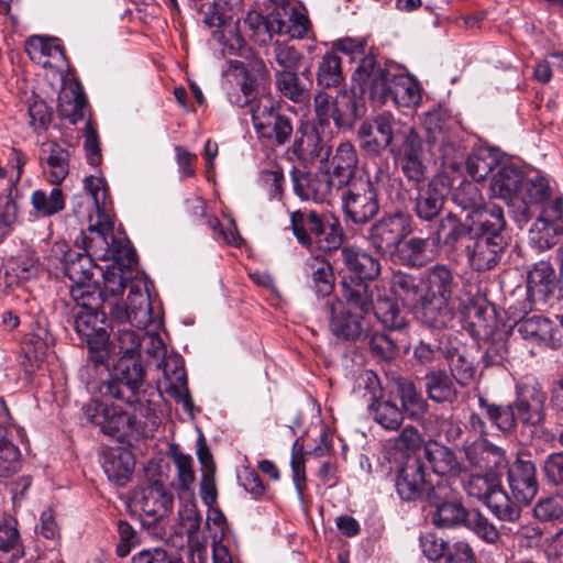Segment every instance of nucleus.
Returning <instances> with one entry per match:
<instances>
[{"mask_svg":"<svg viewBox=\"0 0 563 563\" xmlns=\"http://www.w3.org/2000/svg\"><path fill=\"white\" fill-rule=\"evenodd\" d=\"M369 415L374 421L386 430H397L404 421L401 408L391 399L378 398L368 404Z\"/></svg>","mask_w":563,"mask_h":563,"instance_id":"nucleus-52","label":"nucleus"},{"mask_svg":"<svg viewBox=\"0 0 563 563\" xmlns=\"http://www.w3.org/2000/svg\"><path fill=\"white\" fill-rule=\"evenodd\" d=\"M463 489L467 496L483 501L500 521L516 523L521 518L522 509L511 500L494 474L471 475L463 482Z\"/></svg>","mask_w":563,"mask_h":563,"instance_id":"nucleus-7","label":"nucleus"},{"mask_svg":"<svg viewBox=\"0 0 563 563\" xmlns=\"http://www.w3.org/2000/svg\"><path fill=\"white\" fill-rule=\"evenodd\" d=\"M507 482L511 492V500L520 508L528 506L539 492L536 464L528 452L520 451L508 467Z\"/></svg>","mask_w":563,"mask_h":563,"instance_id":"nucleus-13","label":"nucleus"},{"mask_svg":"<svg viewBox=\"0 0 563 563\" xmlns=\"http://www.w3.org/2000/svg\"><path fill=\"white\" fill-rule=\"evenodd\" d=\"M275 84L280 95L295 103L310 99L309 85L301 81L297 70H276Z\"/></svg>","mask_w":563,"mask_h":563,"instance_id":"nucleus-47","label":"nucleus"},{"mask_svg":"<svg viewBox=\"0 0 563 563\" xmlns=\"http://www.w3.org/2000/svg\"><path fill=\"white\" fill-rule=\"evenodd\" d=\"M397 394L401 400L400 408L409 418L419 419L426 413L428 402L412 382L407 379L398 380Z\"/></svg>","mask_w":563,"mask_h":563,"instance_id":"nucleus-54","label":"nucleus"},{"mask_svg":"<svg viewBox=\"0 0 563 563\" xmlns=\"http://www.w3.org/2000/svg\"><path fill=\"white\" fill-rule=\"evenodd\" d=\"M132 504L153 523L172 512L174 495L163 483L153 481L134 492Z\"/></svg>","mask_w":563,"mask_h":563,"instance_id":"nucleus-17","label":"nucleus"},{"mask_svg":"<svg viewBox=\"0 0 563 563\" xmlns=\"http://www.w3.org/2000/svg\"><path fill=\"white\" fill-rule=\"evenodd\" d=\"M527 176L515 164H500L492 177L490 190L495 197L512 202L520 196Z\"/></svg>","mask_w":563,"mask_h":563,"instance_id":"nucleus-29","label":"nucleus"},{"mask_svg":"<svg viewBox=\"0 0 563 563\" xmlns=\"http://www.w3.org/2000/svg\"><path fill=\"white\" fill-rule=\"evenodd\" d=\"M341 260L346 271L355 279L374 280L380 273L379 260L356 245H344L340 250Z\"/></svg>","mask_w":563,"mask_h":563,"instance_id":"nucleus-28","label":"nucleus"},{"mask_svg":"<svg viewBox=\"0 0 563 563\" xmlns=\"http://www.w3.org/2000/svg\"><path fill=\"white\" fill-rule=\"evenodd\" d=\"M416 317L428 329L442 331L451 327L455 309L451 301L421 295Z\"/></svg>","mask_w":563,"mask_h":563,"instance_id":"nucleus-24","label":"nucleus"},{"mask_svg":"<svg viewBox=\"0 0 563 563\" xmlns=\"http://www.w3.org/2000/svg\"><path fill=\"white\" fill-rule=\"evenodd\" d=\"M88 101L79 82L69 85L58 96L57 111L62 119L71 124L84 120Z\"/></svg>","mask_w":563,"mask_h":563,"instance_id":"nucleus-40","label":"nucleus"},{"mask_svg":"<svg viewBox=\"0 0 563 563\" xmlns=\"http://www.w3.org/2000/svg\"><path fill=\"white\" fill-rule=\"evenodd\" d=\"M455 125L449 109L437 106L427 111L423 115V126L427 132L428 143L434 144L438 141L452 136L451 130Z\"/></svg>","mask_w":563,"mask_h":563,"instance_id":"nucleus-46","label":"nucleus"},{"mask_svg":"<svg viewBox=\"0 0 563 563\" xmlns=\"http://www.w3.org/2000/svg\"><path fill=\"white\" fill-rule=\"evenodd\" d=\"M345 187L341 196L345 218L354 224L369 223L380 210L375 185L369 177H360Z\"/></svg>","mask_w":563,"mask_h":563,"instance_id":"nucleus-12","label":"nucleus"},{"mask_svg":"<svg viewBox=\"0 0 563 563\" xmlns=\"http://www.w3.org/2000/svg\"><path fill=\"white\" fill-rule=\"evenodd\" d=\"M341 288L342 299L340 301L345 307L365 316L373 311L374 292L368 280L344 277Z\"/></svg>","mask_w":563,"mask_h":563,"instance_id":"nucleus-35","label":"nucleus"},{"mask_svg":"<svg viewBox=\"0 0 563 563\" xmlns=\"http://www.w3.org/2000/svg\"><path fill=\"white\" fill-rule=\"evenodd\" d=\"M102 306L93 307L76 302V309L73 311L75 331L86 344L88 358L95 367H107L110 355L109 323L106 312L100 310Z\"/></svg>","mask_w":563,"mask_h":563,"instance_id":"nucleus-5","label":"nucleus"},{"mask_svg":"<svg viewBox=\"0 0 563 563\" xmlns=\"http://www.w3.org/2000/svg\"><path fill=\"white\" fill-rule=\"evenodd\" d=\"M30 201L38 218H51L66 207V197L58 187H54L49 191L36 189L32 192Z\"/></svg>","mask_w":563,"mask_h":563,"instance_id":"nucleus-50","label":"nucleus"},{"mask_svg":"<svg viewBox=\"0 0 563 563\" xmlns=\"http://www.w3.org/2000/svg\"><path fill=\"white\" fill-rule=\"evenodd\" d=\"M466 235L472 239L471 222H466V218L462 220L453 212L442 218L435 230L437 242L450 251L455 250Z\"/></svg>","mask_w":563,"mask_h":563,"instance_id":"nucleus-42","label":"nucleus"},{"mask_svg":"<svg viewBox=\"0 0 563 563\" xmlns=\"http://www.w3.org/2000/svg\"><path fill=\"white\" fill-rule=\"evenodd\" d=\"M395 489L399 498L407 503H428L429 499L444 498L449 492L446 479H434L424 461L410 455L396 470Z\"/></svg>","mask_w":563,"mask_h":563,"instance_id":"nucleus-4","label":"nucleus"},{"mask_svg":"<svg viewBox=\"0 0 563 563\" xmlns=\"http://www.w3.org/2000/svg\"><path fill=\"white\" fill-rule=\"evenodd\" d=\"M25 52L32 60L41 63L43 66L49 65V60H43V58L65 59V52L58 38L33 35L25 42Z\"/></svg>","mask_w":563,"mask_h":563,"instance_id":"nucleus-53","label":"nucleus"},{"mask_svg":"<svg viewBox=\"0 0 563 563\" xmlns=\"http://www.w3.org/2000/svg\"><path fill=\"white\" fill-rule=\"evenodd\" d=\"M413 232L412 217L405 211L385 212L368 229V243L379 255L394 254Z\"/></svg>","mask_w":563,"mask_h":563,"instance_id":"nucleus-10","label":"nucleus"},{"mask_svg":"<svg viewBox=\"0 0 563 563\" xmlns=\"http://www.w3.org/2000/svg\"><path fill=\"white\" fill-rule=\"evenodd\" d=\"M428 398L437 404H452L457 399L453 376L444 369H432L423 378Z\"/></svg>","mask_w":563,"mask_h":563,"instance_id":"nucleus-41","label":"nucleus"},{"mask_svg":"<svg viewBox=\"0 0 563 563\" xmlns=\"http://www.w3.org/2000/svg\"><path fill=\"white\" fill-rule=\"evenodd\" d=\"M343 240L344 231L340 220L331 213H324L321 228L313 234V245L330 253L341 250Z\"/></svg>","mask_w":563,"mask_h":563,"instance_id":"nucleus-48","label":"nucleus"},{"mask_svg":"<svg viewBox=\"0 0 563 563\" xmlns=\"http://www.w3.org/2000/svg\"><path fill=\"white\" fill-rule=\"evenodd\" d=\"M459 287L454 272L444 264H435L426 271V288L422 295L452 301Z\"/></svg>","mask_w":563,"mask_h":563,"instance_id":"nucleus-33","label":"nucleus"},{"mask_svg":"<svg viewBox=\"0 0 563 563\" xmlns=\"http://www.w3.org/2000/svg\"><path fill=\"white\" fill-rule=\"evenodd\" d=\"M24 555V547L15 518L0 519V563H15Z\"/></svg>","mask_w":563,"mask_h":563,"instance_id":"nucleus-38","label":"nucleus"},{"mask_svg":"<svg viewBox=\"0 0 563 563\" xmlns=\"http://www.w3.org/2000/svg\"><path fill=\"white\" fill-rule=\"evenodd\" d=\"M143 292L139 286L131 285L129 291L131 327L145 329L153 322V307L148 289Z\"/></svg>","mask_w":563,"mask_h":563,"instance_id":"nucleus-51","label":"nucleus"},{"mask_svg":"<svg viewBox=\"0 0 563 563\" xmlns=\"http://www.w3.org/2000/svg\"><path fill=\"white\" fill-rule=\"evenodd\" d=\"M415 126L402 122L391 112L385 111L364 121L357 130L360 148L368 157H378L385 150L391 153V147L399 145L404 140L401 134L410 133Z\"/></svg>","mask_w":563,"mask_h":563,"instance_id":"nucleus-6","label":"nucleus"},{"mask_svg":"<svg viewBox=\"0 0 563 563\" xmlns=\"http://www.w3.org/2000/svg\"><path fill=\"white\" fill-rule=\"evenodd\" d=\"M329 328L340 340L355 342L368 330L365 314L345 307L339 299L329 303Z\"/></svg>","mask_w":563,"mask_h":563,"instance_id":"nucleus-19","label":"nucleus"},{"mask_svg":"<svg viewBox=\"0 0 563 563\" xmlns=\"http://www.w3.org/2000/svg\"><path fill=\"white\" fill-rule=\"evenodd\" d=\"M438 143L442 166L452 172H460L467 158L466 148L453 136L442 139Z\"/></svg>","mask_w":563,"mask_h":563,"instance_id":"nucleus-60","label":"nucleus"},{"mask_svg":"<svg viewBox=\"0 0 563 563\" xmlns=\"http://www.w3.org/2000/svg\"><path fill=\"white\" fill-rule=\"evenodd\" d=\"M324 213L309 209L297 210L291 213L292 233L300 245L307 249L313 246V234L321 228Z\"/></svg>","mask_w":563,"mask_h":563,"instance_id":"nucleus-45","label":"nucleus"},{"mask_svg":"<svg viewBox=\"0 0 563 563\" xmlns=\"http://www.w3.org/2000/svg\"><path fill=\"white\" fill-rule=\"evenodd\" d=\"M399 133H401V131ZM402 136L404 140L399 145L391 147L390 154L400 165V169L407 180L418 186L427 178L422 139L415 128L410 133H402Z\"/></svg>","mask_w":563,"mask_h":563,"instance_id":"nucleus-15","label":"nucleus"},{"mask_svg":"<svg viewBox=\"0 0 563 563\" xmlns=\"http://www.w3.org/2000/svg\"><path fill=\"white\" fill-rule=\"evenodd\" d=\"M373 311L377 320L388 330L401 331L408 324L404 311L394 298L380 297Z\"/></svg>","mask_w":563,"mask_h":563,"instance_id":"nucleus-55","label":"nucleus"},{"mask_svg":"<svg viewBox=\"0 0 563 563\" xmlns=\"http://www.w3.org/2000/svg\"><path fill=\"white\" fill-rule=\"evenodd\" d=\"M507 245V240L472 235L465 246L470 267L477 273L494 269L501 261Z\"/></svg>","mask_w":563,"mask_h":563,"instance_id":"nucleus-20","label":"nucleus"},{"mask_svg":"<svg viewBox=\"0 0 563 563\" xmlns=\"http://www.w3.org/2000/svg\"><path fill=\"white\" fill-rule=\"evenodd\" d=\"M444 202L445 195L437 181L431 180L426 187L418 188L412 210L421 221L431 222L440 216Z\"/></svg>","mask_w":563,"mask_h":563,"instance_id":"nucleus-36","label":"nucleus"},{"mask_svg":"<svg viewBox=\"0 0 563 563\" xmlns=\"http://www.w3.org/2000/svg\"><path fill=\"white\" fill-rule=\"evenodd\" d=\"M562 292V284L556 280L555 272L549 262L541 261L534 264L528 273L527 290L532 301H547L553 296L555 289Z\"/></svg>","mask_w":563,"mask_h":563,"instance_id":"nucleus-30","label":"nucleus"},{"mask_svg":"<svg viewBox=\"0 0 563 563\" xmlns=\"http://www.w3.org/2000/svg\"><path fill=\"white\" fill-rule=\"evenodd\" d=\"M463 449L467 462L485 473L495 475L497 471L507 465L505 451L490 443L486 438H475L471 442L466 439Z\"/></svg>","mask_w":563,"mask_h":563,"instance_id":"nucleus-22","label":"nucleus"},{"mask_svg":"<svg viewBox=\"0 0 563 563\" xmlns=\"http://www.w3.org/2000/svg\"><path fill=\"white\" fill-rule=\"evenodd\" d=\"M534 517L542 522H555L563 519V496L550 495L540 498L533 508Z\"/></svg>","mask_w":563,"mask_h":563,"instance_id":"nucleus-64","label":"nucleus"},{"mask_svg":"<svg viewBox=\"0 0 563 563\" xmlns=\"http://www.w3.org/2000/svg\"><path fill=\"white\" fill-rule=\"evenodd\" d=\"M485 343L481 362L484 367L500 366L508 357V340L505 331H500L483 340Z\"/></svg>","mask_w":563,"mask_h":563,"instance_id":"nucleus-59","label":"nucleus"},{"mask_svg":"<svg viewBox=\"0 0 563 563\" xmlns=\"http://www.w3.org/2000/svg\"><path fill=\"white\" fill-rule=\"evenodd\" d=\"M243 24L249 32V36L260 43H266L274 34L272 31L274 25L271 21V12H268L267 15H264L260 11H250L244 19Z\"/></svg>","mask_w":563,"mask_h":563,"instance_id":"nucleus-61","label":"nucleus"},{"mask_svg":"<svg viewBox=\"0 0 563 563\" xmlns=\"http://www.w3.org/2000/svg\"><path fill=\"white\" fill-rule=\"evenodd\" d=\"M547 393L541 384L527 377L516 385L515 400L507 405H496L479 397L478 405L489 421L503 433L510 434L518 426L537 428L547 418Z\"/></svg>","mask_w":563,"mask_h":563,"instance_id":"nucleus-1","label":"nucleus"},{"mask_svg":"<svg viewBox=\"0 0 563 563\" xmlns=\"http://www.w3.org/2000/svg\"><path fill=\"white\" fill-rule=\"evenodd\" d=\"M144 383L145 367L140 355H122L114 365L110 378L100 386V393L104 397L121 400L130 408H134L140 417L154 422L157 416L151 401L145 399Z\"/></svg>","mask_w":563,"mask_h":563,"instance_id":"nucleus-3","label":"nucleus"},{"mask_svg":"<svg viewBox=\"0 0 563 563\" xmlns=\"http://www.w3.org/2000/svg\"><path fill=\"white\" fill-rule=\"evenodd\" d=\"M135 460L130 450L111 449L104 453L102 468L111 482L124 485L132 475Z\"/></svg>","mask_w":563,"mask_h":563,"instance_id":"nucleus-39","label":"nucleus"},{"mask_svg":"<svg viewBox=\"0 0 563 563\" xmlns=\"http://www.w3.org/2000/svg\"><path fill=\"white\" fill-rule=\"evenodd\" d=\"M519 197L520 201L514 219L520 227L530 220L532 206L540 207L542 210L558 198H552L548 178L539 173L527 175Z\"/></svg>","mask_w":563,"mask_h":563,"instance_id":"nucleus-18","label":"nucleus"},{"mask_svg":"<svg viewBox=\"0 0 563 563\" xmlns=\"http://www.w3.org/2000/svg\"><path fill=\"white\" fill-rule=\"evenodd\" d=\"M361 95L360 87L353 80L351 91H340L333 99L332 120L338 129L350 130L357 118V103L355 97Z\"/></svg>","mask_w":563,"mask_h":563,"instance_id":"nucleus-44","label":"nucleus"},{"mask_svg":"<svg viewBox=\"0 0 563 563\" xmlns=\"http://www.w3.org/2000/svg\"><path fill=\"white\" fill-rule=\"evenodd\" d=\"M466 222H471L472 235L506 240L504 231L507 222L504 210L495 203H486L475 210L473 216H466Z\"/></svg>","mask_w":563,"mask_h":563,"instance_id":"nucleus-25","label":"nucleus"},{"mask_svg":"<svg viewBox=\"0 0 563 563\" xmlns=\"http://www.w3.org/2000/svg\"><path fill=\"white\" fill-rule=\"evenodd\" d=\"M41 273V264L37 258L32 255H21L12 258L7 266L5 276L10 285H16L35 278Z\"/></svg>","mask_w":563,"mask_h":563,"instance_id":"nucleus-58","label":"nucleus"},{"mask_svg":"<svg viewBox=\"0 0 563 563\" xmlns=\"http://www.w3.org/2000/svg\"><path fill=\"white\" fill-rule=\"evenodd\" d=\"M423 457L430 464L433 474L441 478L457 477L465 471V466L457 460L455 453L438 442L424 445Z\"/></svg>","mask_w":563,"mask_h":563,"instance_id":"nucleus-34","label":"nucleus"},{"mask_svg":"<svg viewBox=\"0 0 563 563\" xmlns=\"http://www.w3.org/2000/svg\"><path fill=\"white\" fill-rule=\"evenodd\" d=\"M444 357L449 364L450 374L461 386L470 385L476 377L475 356L464 345H453L446 340Z\"/></svg>","mask_w":563,"mask_h":563,"instance_id":"nucleus-32","label":"nucleus"},{"mask_svg":"<svg viewBox=\"0 0 563 563\" xmlns=\"http://www.w3.org/2000/svg\"><path fill=\"white\" fill-rule=\"evenodd\" d=\"M500 165L498 152L489 147L473 151L465 161L468 175L475 181H482Z\"/></svg>","mask_w":563,"mask_h":563,"instance_id":"nucleus-49","label":"nucleus"},{"mask_svg":"<svg viewBox=\"0 0 563 563\" xmlns=\"http://www.w3.org/2000/svg\"><path fill=\"white\" fill-rule=\"evenodd\" d=\"M316 77L317 84L321 88L339 87L344 80L341 58L335 53H325L318 64Z\"/></svg>","mask_w":563,"mask_h":563,"instance_id":"nucleus-56","label":"nucleus"},{"mask_svg":"<svg viewBox=\"0 0 563 563\" xmlns=\"http://www.w3.org/2000/svg\"><path fill=\"white\" fill-rule=\"evenodd\" d=\"M563 234V198L545 206L529 230V244L545 251L553 247Z\"/></svg>","mask_w":563,"mask_h":563,"instance_id":"nucleus-14","label":"nucleus"},{"mask_svg":"<svg viewBox=\"0 0 563 563\" xmlns=\"http://www.w3.org/2000/svg\"><path fill=\"white\" fill-rule=\"evenodd\" d=\"M516 327L522 339L541 345L549 331V319L539 314L526 316L517 322Z\"/></svg>","mask_w":563,"mask_h":563,"instance_id":"nucleus-62","label":"nucleus"},{"mask_svg":"<svg viewBox=\"0 0 563 563\" xmlns=\"http://www.w3.org/2000/svg\"><path fill=\"white\" fill-rule=\"evenodd\" d=\"M252 122L260 140L274 146L289 142L294 133L291 119L282 113L278 103L272 100L258 101L251 109Z\"/></svg>","mask_w":563,"mask_h":563,"instance_id":"nucleus-11","label":"nucleus"},{"mask_svg":"<svg viewBox=\"0 0 563 563\" xmlns=\"http://www.w3.org/2000/svg\"><path fill=\"white\" fill-rule=\"evenodd\" d=\"M352 80L360 87L361 95H367L374 107H380L388 100L398 107H416L422 99L417 80L382 67L374 56H367L361 62Z\"/></svg>","mask_w":563,"mask_h":563,"instance_id":"nucleus-2","label":"nucleus"},{"mask_svg":"<svg viewBox=\"0 0 563 563\" xmlns=\"http://www.w3.org/2000/svg\"><path fill=\"white\" fill-rule=\"evenodd\" d=\"M93 268L92 257L86 251L84 253L68 251L65 254L63 271L73 282L69 294L75 302L93 307L106 302L104 290L91 279Z\"/></svg>","mask_w":563,"mask_h":563,"instance_id":"nucleus-9","label":"nucleus"},{"mask_svg":"<svg viewBox=\"0 0 563 563\" xmlns=\"http://www.w3.org/2000/svg\"><path fill=\"white\" fill-rule=\"evenodd\" d=\"M327 163L328 167L324 170L329 173L338 188L343 189L358 179L355 176L358 156L352 143L341 142Z\"/></svg>","mask_w":563,"mask_h":563,"instance_id":"nucleus-23","label":"nucleus"},{"mask_svg":"<svg viewBox=\"0 0 563 563\" xmlns=\"http://www.w3.org/2000/svg\"><path fill=\"white\" fill-rule=\"evenodd\" d=\"M453 203L460 208L465 216H473L475 210L481 209L486 203L482 191L476 184L464 180L452 192Z\"/></svg>","mask_w":563,"mask_h":563,"instance_id":"nucleus-57","label":"nucleus"},{"mask_svg":"<svg viewBox=\"0 0 563 563\" xmlns=\"http://www.w3.org/2000/svg\"><path fill=\"white\" fill-rule=\"evenodd\" d=\"M465 527L486 543L495 544L500 539L499 530L478 509L471 510Z\"/></svg>","mask_w":563,"mask_h":563,"instance_id":"nucleus-63","label":"nucleus"},{"mask_svg":"<svg viewBox=\"0 0 563 563\" xmlns=\"http://www.w3.org/2000/svg\"><path fill=\"white\" fill-rule=\"evenodd\" d=\"M274 34L288 35L291 38H303L309 30L310 21L306 9L301 5L292 10L271 12Z\"/></svg>","mask_w":563,"mask_h":563,"instance_id":"nucleus-37","label":"nucleus"},{"mask_svg":"<svg viewBox=\"0 0 563 563\" xmlns=\"http://www.w3.org/2000/svg\"><path fill=\"white\" fill-rule=\"evenodd\" d=\"M290 152L303 164H324L329 161L332 146L321 137L312 123L306 121L297 128Z\"/></svg>","mask_w":563,"mask_h":563,"instance_id":"nucleus-16","label":"nucleus"},{"mask_svg":"<svg viewBox=\"0 0 563 563\" xmlns=\"http://www.w3.org/2000/svg\"><path fill=\"white\" fill-rule=\"evenodd\" d=\"M40 164L48 172V181L62 184L69 173L70 152L55 141L43 142L40 147Z\"/></svg>","mask_w":563,"mask_h":563,"instance_id":"nucleus-31","label":"nucleus"},{"mask_svg":"<svg viewBox=\"0 0 563 563\" xmlns=\"http://www.w3.org/2000/svg\"><path fill=\"white\" fill-rule=\"evenodd\" d=\"M84 189L89 199L92 200L97 213L98 221L88 227L90 236L82 234L85 243V251L89 255H95L100 258L101 253H108L111 245V238L113 235V222L107 214V196L109 195L108 188L104 186V180L95 176H87L84 179Z\"/></svg>","mask_w":563,"mask_h":563,"instance_id":"nucleus-8","label":"nucleus"},{"mask_svg":"<svg viewBox=\"0 0 563 563\" xmlns=\"http://www.w3.org/2000/svg\"><path fill=\"white\" fill-rule=\"evenodd\" d=\"M308 286L319 297H328L334 289L335 276L331 264L321 257L306 262Z\"/></svg>","mask_w":563,"mask_h":563,"instance_id":"nucleus-43","label":"nucleus"},{"mask_svg":"<svg viewBox=\"0 0 563 563\" xmlns=\"http://www.w3.org/2000/svg\"><path fill=\"white\" fill-rule=\"evenodd\" d=\"M137 415L134 409L131 413L118 405H110L101 431L121 442L129 437H139L144 433L145 424Z\"/></svg>","mask_w":563,"mask_h":563,"instance_id":"nucleus-26","label":"nucleus"},{"mask_svg":"<svg viewBox=\"0 0 563 563\" xmlns=\"http://www.w3.org/2000/svg\"><path fill=\"white\" fill-rule=\"evenodd\" d=\"M444 498L429 499L428 503L435 508L432 512V522L438 528H456L464 526L470 512L464 505L454 496V490L446 481Z\"/></svg>","mask_w":563,"mask_h":563,"instance_id":"nucleus-27","label":"nucleus"},{"mask_svg":"<svg viewBox=\"0 0 563 563\" xmlns=\"http://www.w3.org/2000/svg\"><path fill=\"white\" fill-rule=\"evenodd\" d=\"M291 180L296 195L302 200L323 202L333 191L341 190L324 169H319L317 173L311 174L294 168L291 170Z\"/></svg>","mask_w":563,"mask_h":563,"instance_id":"nucleus-21","label":"nucleus"}]
</instances>
